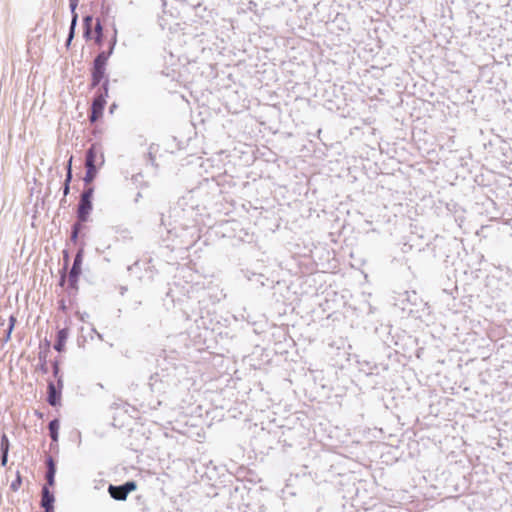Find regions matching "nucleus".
<instances>
[{
    "mask_svg": "<svg viewBox=\"0 0 512 512\" xmlns=\"http://www.w3.org/2000/svg\"><path fill=\"white\" fill-rule=\"evenodd\" d=\"M84 257V250L80 248L74 256L72 267L67 271L68 286L67 292L69 296H76L79 290L78 282L82 274V263Z\"/></svg>",
    "mask_w": 512,
    "mask_h": 512,
    "instance_id": "nucleus-1",
    "label": "nucleus"
},
{
    "mask_svg": "<svg viewBox=\"0 0 512 512\" xmlns=\"http://www.w3.org/2000/svg\"><path fill=\"white\" fill-rule=\"evenodd\" d=\"M93 20L94 18L91 14L83 16V37L86 41H90L93 39L95 44L101 47L104 42L103 25L101 23V20L99 18H96L93 31Z\"/></svg>",
    "mask_w": 512,
    "mask_h": 512,
    "instance_id": "nucleus-2",
    "label": "nucleus"
},
{
    "mask_svg": "<svg viewBox=\"0 0 512 512\" xmlns=\"http://www.w3.org/2000/svg\"><path fill=\"white\" fill-rule=\"evenodd\" d=\"M97 154L98 149L93 144L91 145L85 153V176L83 177L84 184L92 185L93 181L97 177L98 167H97Z\"/></svg>",
    "mask_w": 512,
    "mask_h": 512,
    "instance_id": "nucleus-3",
    "label": "nucleus"
},
{
    "mask_svg": "<svg viewBox=\"0 0 512 512\" xmlns=\"http://www.w3.org/2000/svg\"><path fill=\"white\" fill-rule=\"evenodd\" d=\"M137 489V482L134 480L126 481L121 485L109 484L108 493L116 501H125L128 495Z\"/></svg>",
    "mask_w": 512,
    "mask_h": 512,
    "instance_id": "nucleus-4",
    "label": "nucleus"
},
{
    "mask_svg": "<svg viewBox=\"0 0 512 512\" xmlns=\"http://www.w3.org/2000/svg\"><path fill=\"white\" fill-rule=\"evenodd\" d=\"M106 100L101 95H94L88 118L91 123L97 122L102 116L106 106Z\"/></svg>",
    "mask_w": 512,
    "mask_h": 512,
    "instance_id": "nucleus-5",
    "label": "nucleus"
},
{
    "mask_svg": "<svg viewBox=\"0 0 512 512\" xmlns=\"http://www.w3.org/2000/svg\"><path fill=\"white\" fill-rule=\"evenodd\" d=\"M50 347H51V341L47 338L44 339L43 342L39 345V353H38V359H39V365L38 369L43 373H48V366H47V357L50 353Z\"/></svg>",
    "mask_w": 512,
    "mask_h": 512,
    "instance_id": "nucleus-6",
    "label": "nucleus"
},
{
    "mask_svg": "<svg viewBox=\"0 0 512 512\" xmlns=\"http://www.w3.org/2000/svg\"><path fill=\"white\" fill-rule=\"evenodd\" d=\"M92 210L93 202L91 200L79 199L76 207V218L80 221H89Z\"/></svg>",
    "mask_w": 512,
    "mask_h": 512,
    "instance_id": "nucleus-7",
    "label": "nucleus"
},
{
    "mask_svg": "<svg viewBox=\"0 0 512 512\" xmlns=\"http://www.w3.org/2000/svg\"><path fill=\"white\" fill-rule=\"evenodd\" d=\"M61 398L62 392L59 388H56L53 381L49 380L47 383V403L52 407L59 406L61 404Z\"/></svg>",
    "mask_w": 512,
    "mask_h": 512,
    "instance_id": "nucleus-8",
    "label": "nucleus"
},
{
    "mask_svg": "<svg viewBox=\"0 0 512 512\" xmlns=\"http://www.w3.org/2000/svg\"><path fill=\"white\" fill-rule=\"evenodd\" d=\"M105 79H109L106 74V68L92 64L90 88L94 89L98 87Z\"/></svg>",
    "mask_w": 512,
    "mask_h": 512,
    "instance_id": "nucleus-9",
    "label": "nucleus"
},
{
    "mask_svg": "<svg viewBox=\"0 0 512 512\" xmlns=\"http://www.w3.org/2000/svg\"><path fill=\"white\" fill-rule=\"evenodd\" d=\"M68 336H69V328L68 327L58 329V331L56 333L55 343L53 346L57 352L61 353L65 350V344L68 339Z\"/></svg>",
    "mask_w": 512,
    "mask_h": 512,
    "instance_id": "nucleus-10",
    "label": "nucleus"
},
{
    "mask_svg": "<svg viewBox=\"0 0 512 512\" xmlns=\"http://www.w3.org/2000/svg\"><path fill=\"white\" fill-rule=\"evenodd\" d=\"M55 496L53 492L50 491V489L47 487V485H43L41 489V500H40V506L43 509L46 508H55Z\"/></svg>",
    "mask_w": 512,
    "mask_h": 512,
    "instance_id": "nucleus-11",
    "label": "nucleus"
},
{
    "mask_svg": "<svg viewBox=\"0 0 512 512\" xmlns=\"http://www.w3.org/2000/svg\"><path fill=\"white\" fill-rule=\"evenodd\" d=\"M148 384L152 392L161 393L165 390L163 379L157 372L150 376Z\"/></svg>",
    "mask_w": 512,
    "mask_h": 512,
    "instance_id": "nucleus-12",
    "label": "nucleus"
},
{
    "mask_svg": "<svg viewBox=\"0 0 512 512\" xmlns=\"http://www.w3.org/2000/svg\"><path fill=\"white\" fill-rule=\"evenodd\" d=\"M59 429L60 421L58 418H54L48 423L49 436L52 440L51 446L59 440Z\"/></svg>",
    "mask_w": 512,
    "mask_h": 512,
    "instance_id": "nucleus-13",
    "label": "nucleus"
},
{
    "mask_svg": "<svg viewBox=\"0 0 512 512\" xmlns=\"http://www.w3.org/2000/svg\"><path fill=\"white\" fill-rule=\"evenodd\" d=\"M112 55L111 51H100L93 60V64L101 67H107L108 60Z\"/></svg>",
    "mask_w": 512,
    "mask_h": 512,
    "instance_id": "nucleus-14",
    "label": "nucleus"
},
{
    "mask_svg": "<svg viewBox=\"0 0 512 512\" xmlns=\"http://www.w3.org/2000/svg\"><path fill=\"white\" fill-rule=\"evenodd\" d=\"M45 464H46V473L45 474L55 476L56 472H57V466H56V461L54 460V458L51 455L47 456V458L45 460Z\"/></svg>",
    "mask_w": 512,
    "mask_h": 512,
    "instance_id": "nucleus-15",
    "label": "nucleus"
},
{
    "mask_svg": "<svg viewBox=\"0 0 512 512\" xmlns=\"http://www.w3.org/2000/svg\"><path fill=\"white\" fill-rule=\"evenodd\" d=\"M93 194H94V186L93 185L84 184V189L81 192L79 199L91 200L92 201L93 200Z\"/></svg>",
    "mask_w": 512,
    "mask_h": 512,
    "instance_id": "nucleus-16",
    "label": "nucleus"
},
{
    "mask_svg": "<svg viewBox=\"0 0 512 512\" xmlns=\"http://www.w3.org/2000/svg\"><path fill=\"white\" fill-rule=\"evenodd\" d=\"M99 89L96 91L95 95H101L106 100L109 91V79H105L104 82H101L99 85Z\"/></svg>",
    "mask_w": 512,
    "mask_h": 512,
    "instance_id": "nucleus-17",
    "label": "nucleus"
},
{
    "mask_svg": "<svg viewBox=\"0 0 512 512\" xmlns=\"http://www.w3.org/2000/svg\"><path fill=\"white\" fill-rule=\"evenodd\" d=\"M10 442L5 433L1 435L0 439V453H9Z\"/></svg>",
    "mask_w": 512,
    "mask_h": 512,
    "instance_id": "nucleus-18",
    "label": "nucleus"
},
{
    "mask_svg": "<svg viewBox=\"0 0 512 512\" xmlns=\"http://www.w3.org/2000/svg\"><path fill=\"white\" fill-rule=\"evenodd\" d=\"M22 485V476L19 471L16 473L15 479L10 484V489L14 492L18 491Z\"/></svg>",
    "mask_w": 512,
    "mask_h": 512,
    "instance_id": "nucleus-19",
    "label": "nucleus"
},
{
    "mask_svg": "<svg viewBox=\"0 0 512 512\" xmlns=\"http://www.w3.org/2000/svg\"><path fill=\"white\" fill-rule=\"evenodd\" d=\"M87 222L88 221H80L79 219L76 218V221L71 226V231L77 232L80 234L85 227V223H87Z\"/></svg>",
    "mask_w": 512,
    "mask_h": 512,
    "instance_id": "nucleus-20",
    "label": "nucleus"
},
{
    "mask_svg": "<svg viewBox=\"0 0 512 512\" xmlns=\"http://www.w3.org/2000/svg\"><path fill=\"white\" fill-rule=\"evenodd\" d=\"M77 8H70L71 11V23H70V30H76L77 22H78V14L76 12Z\"/></svg>",
    "mask_w": 512,
    "mask_h": 512,
    "instance_id": "nucleus-21",
    "label": "nucleus"
},
{
    "mask_svg": "<svg viewBox=\"0 0 512 512\" xmlns=\"http://www.w3.org/2000/svg\"><path fill=\"white\" fill-rule=\"evenodd\" d=\"M67 271H68V270H63V269H61V270L59 271L60 277H59L58 285H59L60 287H64L66 283L68 284V275H67Z\"/></svg>",
    "mask_w": 512,
    "mask_h": 512,
    "instance_id": "nucleus-22",
    "label": "nucleus"
},
{
    "mask_svg": "<svg viewBox=\"0 0 512 512\" xmlns=\"http://www.w3.org/2000/svg\"><path fill=\"white\" fill-rule=\"evenodd\" d=\"M52 373L54 377L62 376L60 372V362L58 359L52 361Z\"/></svg>",
    "mask_w": 512,
    "mask_h": 512,
    "instance_id": "nucleus-23",
    "label": "nucleus"
},
{
    "mask_svg": "<svg viewBox=\"0 0 512 512\" xmlns=\"http://www.w3.org/2000/svg\"><path fill=\"white\" fill-rule=\"evenodd\" d=\"M63 254V265H62V268L63 270H68L69 268V263H70V255H69V252L68 250H63L62 252Z\"/></svg>",
    "mask_w": 512,
    "mask_h": 512,
    "instance_id": "nucleus-24",
    "label": "nucleus"
},
{
    "mask_svg": "<svg viewBox=\"0 0 512 512\" xmlns=\"http://www.w3.org/2000/svg\"><path fill=\"white\" fill-rule=\"evenodd\" d=\"M116 43H117V30L114 29V33L109 41V46H108L107 51H111V53L113 54Z\"/></svg>",
    "mask_w": 512,
    "mask_h": 512,
    "instance_id": "nucleus-25",
    "label": "nucleus"
},
{
    "mask_svg": "<svg viewBox=\"0 0 512 512\" xmlns=\"http://www.w3.org/2000/svg\"><path fill=\"white\" fill-rule=\"evenodd\" d=\"M407 294V301L411 302L413 305H417V301L419 300V297L415 291H413L411 294L406 292Z\"/></svg>",
    "mask_w": 512,
    "mask_h": 512,
    "instance_id": "nucleus-26",
    "label": "nucleus"
},
{
    "mask_svg": "<svg viewBox=\"0 0 512 512\" xmlns=\"http://www.w3.org/2000/svg\"><path fill=\"white\" fill-rule=\"evenodd\" d=\"M63 198L61 199V204H63L64 202H66V197L67 195L70 193V184L68 183H63Z\"/></svg>",
    "mask_w": 512,
    "mask_h": 512,
    "instance_id": "nucleus-27",
    "label": "nucleus"
},
{
    "mask_svg": "<svg viewBox=\"0 0 512 512\" xmlns=\"http://www.w3.org/2000/svg\"><path fill=\"white\" fill-rule=\"evenodd\" d=\"M45 480L46 483L44 485H47L48 488L53 487L55 485V476L45 474Z\"/></svg>",
    "mask_w": 512,
    "mask_h": 512,
    "instance_id": "nucleus-28",
    "label": "nucleus"
},
{
    "mask_svg": "<svg viewBox=\"0 0 512 512\" xmlns=\"http://www.w3.org/2000/svg\"><path fill=\"white\" fill-rule=\"evenodd\" d=\"M74 36H75V31L69 29L68 36H67V39H66V42H65V45H66L67 48H69V46H70Z\"/></svg>",
    "mask_w": 512,
    "mask_h": 512,
    "instance_id": "nucleus-29",
    "label": "nucleus"
},
{
    "mask_svg": "<svg viewBox=\"0 0 512 512\" xmlns=\"http://www.w3.org/2000/svg\"><path fill=\"white\" fill-rule=\"evenodd\" d=\"M17 322V318L14 316V315H10L9 316V323H8V329L9 330H14V327H15V324Z\"/></svg>",
    "mask_w": 512,
    "mask_h": 512,
    "instance_id": "nucleus-30",
    "label": "nucleus"
},
{
    "mask_svg": "<svg viewBox=\"0 0 512 512\" xmlns=\"http://www.w3.org/2000/svg\"><path fill=\"white\" fill-rule=\"evenodd\" d=\"M56 379V388H59L60 391L62 392V389L64 387V382H63V376H58V377H54Z\"/></svg>",
    "mask_w": 512,
    "mask_h": 512,
    "instance_id": "nucleus-31",
    "label": "nucleus"
},
{
    "mask_svg": "<svg viewBox=\"0 0 512 512\" xmlns=\"http://www.w3.org/2000/svg\"><path fill=\"white\" fill-rule=\"evenodd\" d=\"M9 453H0V462L2 466H6L8 462Z\"/></svg>",
    "mask_w": 512,
    "mask_h": 512,
    "instance_id": "nucleus-32",
    "label": "nucleus"
},
{
    "mask_svg": "<svg viewBox=\"0 0 512 512\" xmlns=\"http://www.w3.org/2000/svg\"><path fill=\"white\" fill-rule=\"evenodd\" d=\"M12 332H13L12 330H9V329L7 328V330H6V332H5V335H4V336H3V338H2V342H3V343H6V342H8V341L11 339V334H12Z\"/></svg>",
    "mask_w": 512,
    "mask_h": 512,
    "instance_id": "nucleus-33",
    "label": "nucleus"
},
{
    "mask_svg": "<svg viewBox=\"0 0 512 512\" xmlns=\"http://www.w3.org/2000/svg\"><path fill=\"white\" fill-rule=\"evenodd\" d=\"M78 238H79V233H77V232H72V231H71V236H70V240H71V242H73L74 244H76V243H77V241H78Z\"/></svg>",
    "mask_w": 512,
    "mask_h": 512,
    "instance_id": "nucleus-34",
    "label": "nucleus"
},
{
    "mask_svg": "<svg viewBox=\"0 0 512 512\" xmlns=\"http://www.w3.org/2000/svg\"><path fill=\"white\" fill-rule=\"evenodd\" d=\"M73 178V174L70 171L66 172L64 183L70 184Z\"/></svg>",
    "mask_w": 512,
    "mask_h": 512,
    "instance_id": "nucleus-35",
    "label": "nucleus"
},
{
    "mask_svg": "<svg viewBox=\"0 0 512 512\" xmlns=\"http://www.w3.org/2000/svg\"><path fill=\"white\" fill-rule=\"evenodd\" d=\"M72 160H73V156H70V158L66 164V172L70 171V173H72Z\"/></svg>",
    "mask_w": 512,
    "mask_h": 512,
    "instance_id": "nucleus-36",
    "label": "nucleus"
},
{
    "mask_svg": "<svg viewBox=\"0 0 512 512\" xmlns=\"http://www.w3.org/2000/svg\"><path fill=\"white\" fill-rule=\"evenodd\" d=\"M69 6L70 8H77L78 0H69Z\"/></svg>",
    "mask_w": 512,
    "mask_h": 512,
    "instance_id": "nucleus-37",
    "label": "nucleus"
},
{
    "mask_svg": "<svg viewBox=\"0 0 512 512\" xmlns=\"http://www.w3.org/2000/svg\"><path fill=\"white\" fill-rule=\"evenodd\" d=\"M59 308L63 311L66 310L65 301L63 299L59 301Z\"/></svg>",
    "mask_w": 512,
    "mask_h": 512,
    "instance_id": "nucleus-38",
    "label": "nucleus"
},
{
    "mask_svg": "<svg viewBox=\"0 0 512 512\" xmlns=\"http://www.w3.org/2000/svg\"><path fill=\"white\" fill-rule=\"evenodd\" d=\"M148 156H149V160H150L151 164H152V165H154L155 158H154V156L152 155V153H151V152H149V153H148Z\"/></svg>",
    "mask_w": 512,
    "mask_h": 512,
    "instance_id": "nucleus-39",
    "label": "nucleus"
},
{
    "mask_svg": "<svg viewBox=\"0 0 512 512\" xmlns=\"http://www.w3.org/2000/svg\"><path fill=\"white\" fill-rule=\"evenodd\" d=\"M140 198H142V194H141V192H138V193L136 194V197H135V199H134V202H135V203H137V202L140 200Z\"/></svg>",
    "mask_w": 512,
    "mask_h": 512,
    "instance_id": "nucleus-40",
    "label": "nucleus"
},
{
    "mask_svg": "<svg viewBox=\"0 0 512 512\" xmlns=\"http://www.w3.org/2000/svg\"><path fill=\"white\" fill-rule=\"evenodd\" d=\"M35 414H36V416H37L38 418H40V419H43V417H44V414H43V413H41V412H39V411H36V412H35Z\"/></svg>",
    "mask_w": 512,
    "mask_h": 512,
    "instance_id": "nucleus-41",
    "label": "nucleus"
},
{
    "mask_svg": "<svg viewBox=\"0 0 512 512\" xmlns=\"http://www.w3.org/2000/svg\"><path fill=\"white\" fill-rule=\"evenodd\" d=\"M44 512H55V508H46Z\"/></svg>",
    "mask_w": 512,
    "mask_h": 512,
    "instance_id": "nucleus-42",
    "label": "nucleus"
},
{
    "mask_svg": "<svg viewBox=\"0 0 512 512\" xmlns=\"http://www.w3.org/2000/svg\"><path fill=\"white\" fill-rule=\"evenodd\" d=\"M142 175L141 174H136L135 176H133V179L134 180H137L138 177H141Z\"/></svg>",
    "mask_w": 512,
    "mask_h": 512,
    "instance_id": "nucleus-43",
    "label": "nucleus"
},
{
    "mask_svg": "<svg viewBox=\"0 0 512 512\" xmlns=\"http://www.w3.org/2000/svg\"><path fill=\"white\" fill-rule=\"evenodd\" d=\"M161 224L164 225V215L161 214Z\"/></svg>",
    "mask_w": 512,
    "mask_h": 512,
    "instance_id": "nucleus-44",
    "label": "nucleus"
},
{
    "mask_svg": "<svg viewBox=\"0 0 512 512\" xmlns=\"http://www.w3.org/2000/svg\"><path fill=\"white\" fill-rule=\"evenodd\" d=\"M101 158H103V155H101ZM103 163H104V159L101 160V164H103Z\"/></svg>",
    "mask_w": 512,
    "mask_h": 512,
    "instance_id": "nucleus-45",
    "label": "nucleus"
}]
</instances>
